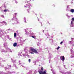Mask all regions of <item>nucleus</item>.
<instances>
[{
	"label": "nucleus",
	"mask_w": 74,
	"mask_h": 74,
	"mask_svg": "<svg viewBox=\"0 0 74 74\" xmlns=\"http://www.w3.org/2000/svg\"><path fill=\"white\" fill-rule=\"evenodd\" d=\"M30 51L31 52H33L35 53H38V51H37L33 48L31 49Z\"/></svg>",
	"instance_id": "f257e3e1"
},
{
	"label": "nucleus",
	"mask_w": 74,
	"mask_h": 74,
	"mask_svg": "<svg viewBox=\"0 0 74 74\" xmlns=\"http://www.w3.org/2000/svg\"><path fill=\"white\" fill-rule=\"evenodd\" d=\"M38 72L40 74H46L47 71L45 70L44 71H39Z\"/></svg>",
	"instance_id": "f03ea898"
},
{
	"label": "nucleus",
	"mask_w": 74,
	"mask_h": 74,
	"mask_svg": "<svg viewBox=\"0 0 74 74\" xmlns=\"http://www.w3.org/2000/svg\"><path fill=\"white\" fill-rule=\"evenodd\" d=\"M60 59L62 60L63 61V62H64V56H61L60 57Z\"/></svg>",
	"instance_id": "7ed1b4c3"
},
{
	"label": "nucleus",
	"mask_w": 74,
	"mask_h": 74,
	"mask_svg": "<svg viewBox=\"0 0 74 74\" xmlns=\"http://www.w3.org/2000/svg\"><path fill=\"white\" fill-rule=\"evenodd\" d=\"M72 13H74V9H71L70 11Z\"/></svg>",
	"instance_id": "20e7f679"
},
{
	"label": "nucleus",
	"mask_w": 74,
	"mask_h": 74,
	"mask_svg": "<svg viewBox=\"0 0 74 74\" xmlns=\"http://www.w3.org/2000/svg\"><path fill=\"white\" fill-rule=\"evenodd\" d=\"M16 45H17V43L16 42L14 43L13 44V46L14 47H16Z\"/></svg>",
	"instance_id": "39448f33"
},
{
	"label": "nucleus",
	"mask_w": 74,
	"mask_h": 74,
	"mask_svg": "<svg viewBox=\"0 0 74 74\" xmlns=\"http://www.w3.org/2000/svg\"><path fill=\"white\" fill-rule=\"evenodd\" d=\"M38 25H42V23L41 22H40L38 23Z\"/></svg>",
	"instance_id": "423d86ee"
},
{
	"label": "nucleus",
	"mask_w": 74,
	"mask_h": 74,
	"mask_svg": "<svg viewBox=\"0 0 74 74\" xmlns=\"http://www.w3.org/2000/svg\"><path fill=\"white\" fill-rule=\"evenodd\" d=\"M7 11H8V9H5L4 10V12H7Z\"/></svg>",
	"instance_id": "0eeeda50"
},
{
	"label": "nucleus",
	"mask_w": 74,
	"mask_h": 74,
	"mask_svg": "<svg viewBox=\"0 0 74 74\" xmlns=\"http://www.w3.org/2000/svg\"><path fill=\"white\" fill-rule=\"evenodd\" d=\"M14 37H16V33H14Z\"/></svg>",
	"instance_id": "6e6552de"
},
{
	"label": "nucleus",
	"mask_w": 74,
	"mask_h": 74,
	"mask_svg": "<svg viewBox=\"0 0 74 74\" xmlns=\"http://www.w3.org/2000/svg\"><path fill=\"white\" fill-rule=\"evenodd\" d=\"M41 70H42V71H43L44 70V68H43V67H42L41 68Z\"/></svg>",
	"instance_id": "1a4fd4ad"
},
{
	"label": "nucleus",
	"mask_w": 74,
	"mask_h": 74,
	"mask_svg": "<svg viewBox=\"0 0 74 74\" xmlns=\"http://www.w3.org/2000/svg\"><path fill=\"white\" fill-rule=\"evenodd\" d=\"M14 14L15 16V17L16 18V15H17V14H16V13H15V14Z\"/></svg>",
	"instance_id": "9d476101"
},
{
	"label": "nucleus",
	"mask_w": 74,
	"mask_h": 74,
	"mask_svg": "<svg viewBox=\"0 0 74 74\" xmlns=\"http://www.w3.org/2000/svg\"><path fill=\"white\" fill-rule=\"evenodd\" d=\"M31 61V60L30 59H29L28 60V62H29V63H30Z\"/></svg>",
	"instance_id": "9b49d317"
},
{
	"label": "nucleus",
	"mask_w": 74,
	"mask_h": 74,
	"mask_svg": "<svg viewBox=\"0 0 74 74\" xmlns=\"http://www.w3.org/2000/svg\"><path fill=\"white\" fill-rule=\"evenodd\" d=\"M25 34L26 35H28L29 33V32H26Z\"/></svg>",
	"instance_id": "f8f14e48"
},
{
	"label": "nucleus",
	"mask_w": 74,
	"mask_h": 74,
	"mask_svg": "<svg viewBox=\"0 0 74 74\" xmlns=\"http://www.w3.org/2000/svg\"><path fill=\"white\" fill-rule=\"evenodd\" d=\"M72 21H74V18H72Z\"/></svg>",
	"instance_id": "ddd939ff"
},
{
	"label": "nucleus",
	"mask_w": 74,
	"mask_h": 74,
	"mask_svg": "<svg viewBox=\"0 0 74 74\" xmlns=\"http://www.w3.org/2000/svg\"><path fill=\"white\" fill-rule=\"evenodd\" d=\"M60 48V47L59 46H58V47L57 48V49H59Z\"/></svg>",
	"instance_id": "4468645a"
},
{
	"label": "nucleus",
	"mask_w": 74,
	"mask_h": 74,
	"mask_svg": "<svg viewBox=\"0 0 74 74\" xmlns=\"http://www.w3.org/2000/svg\"><path fill=\"white\" fill-rule=\"evenodd\" d=\"M71 25H73V21H71Z\"/></svg>",
	"instance_id": "2eb2a0df"
},
{
	"label": "nucleus",
	"mask_w": 74,
	"mask_h": 74,
	"mask_svg": "<svg viewBox=\"0 0 74 74\" xmlns=\"http://www.w3.org/2000/svg\"><path fill=\"white\" fill-rule=\"evenodd\" d=\"M27 11H28V13H29V9H28V10H27Z\"/></svg>",
	"instance_id": "dca6fc26"
},
{
	"label": "nucleus",
	"mask_w": 74,
	"mask_h": 74,
	"mask_svg": "<svg viewBox=\"0 0 74 74\" xmlns=\"http://www.w3.org/2000/svg\"><path fill=\"white\" fill-rule=\"evenodd\" d=\"M32 38H34L35 39V37H34V36H32Z\"/></svg>",
	"instance_id": "f3484780"
},
{
	"label": "nucleus",
	"mask_w": 74,
	"mask_h": 74,
	"mask_svg": "<svg viewBox=\"0 0 74 74\" xmlns=\"http://www.w3.org/2000/svg\"><path fill=\"white\" fill-rule=\"evenodd\" d=\"M1 16H2V17H3V18H4V16L2 15H1Z\"/></svg>",
	"instance_id": "a211bd4d"
},
{
	"label": "nucleus",
	"mask_w": 74,
	"mask_h": 74,
	"mask_svg": "<svg viewBox=\"0 0 74 74\" xmlns=\"http://www.w3.org/2000/svg\"><path fill=\"white\" fill-rule=\"evenodd\" d=\"M5 23V21H3L2 22V23Z\"/></svg>",
	"instance_id": "6ab92c4d"
},
{
	"label": "nucleus",
	"mask_w": 74,
	"mask_h": 74,
	"mask_svg": "<svg viewBox=\"0 0 74 74\" xmlns=\"http://www.w3.org/2000/svg\"><path fill=\"white\" fill-rule=\"evenodd\" d=\"M30 53H31L32 54H34V53L32 52H31Z\"/></svg>",
	"instance_id": "aec40b11"
},
{
	"label": "nucleus",
	"mask_w": 74,
	"mask_h": 74,
	"mask_svg": "<svg viewBox=\"0 0 74 74\" xmlns=\"http://www.w3.org/2000/svg\"><path fill=\"white\" fill-rule=\"evenodd\" d=\"M62 43H63V42H62V41L60 43V44H62Z\"/></svg>",
	"instance_id": "412c9836"
},
{
	"label": "nucleus",
	"mask_w": 74,
	"mask_h": 74,
	"mask_svg": "<svg viewBox=\"0 0 74 74\" xmlns=\"http://www.w3.org/2000/svg\"><path fill=\"white\" fill-rule=\"evenodd\" d=\"M43 33H44V30H43V31H42Z\"/></svg>",
	"instance_id": "4be33fe9"
},
{
	"label": "nucleus",
	"mask_w": 74,
	"mask_h": 74,
	"mask_svg": "<svg viewBox=\"0 0 74 74\" xmlns=\"http://www.w3.org/2000/svg\"><path fill=\"white\" fill-rule=\"evenodd\" d=\"M38 21H40V20L39 19H38Z\"/></svg>",
	"instance_id": "5701e85b"
},
{
	"label": "nucleus",
	"mask_w": 74,
	"mask_h": 74,
	"mask_svg": "<svg viewBox=\"0 0 74 74\" xmlns=\"http://www.w3.org/2000/svg\"><path fill=\"white\" fill-rule=\"evenodd\" d=\"M1 73H2V72H1Z\"/></svg>",
	"instance_id": "b1692460"
},
{
	"label": "nucleus",
	"mask_w": 74,
	"mask_h": 74,
	"mask_svg": "<svg viewBox=\"0 0 74 74\" xmlns=\"http://www.w3.org/2000/svg\"><path fill=\"white\" fill-rule=\"evenodd\" d=\"M25 23H26V21H25Z\"/></svg>",
	"instance_id": "393cba45"
},
{
	"label": "nucleus",
	"mask_w": 74,
	"mask_h": 74,
	"mask_svg": "<svg viewBox=\"0 0 74 74\" xmlns=\"http://www.w3.org/2000/svg\"><path fill=\"white\" fill-rule=\"evenodd\" d=\"M13 18H14V17H13Z\"/></svg>",
	"instance_id": "a878e982"
},
{
	"label": "nucleus",
	"mask_w": 74,
	"mask_h": 74,
	"mask_svg": "<svg viewBox=\"0 0 74 74\" xmlns=\"http://www.w3.org/2000/svg\"><path fill=\"white\" fill-rule=\"evenodd\" d=\"M54 7H55V6L54 5Z\"/></svg>",
	"instance_id": "bb28decb"
},
{
	"label": "nucleus",
	"mask_w": 74,
	"mask_h": 74,
	"mask_svg": "<svg viewBox=\"0 0 74 74\" xmlns=\"http://www.w3.org/2000/svg\"><path fill=\"white\" fill-rule=\"evenodd\" d=\"M33 1L34 0H32Z\"/></svg>",
	"instance_id": "cd10ccee"
},
{
	"label": "nucleus",
	"mask_w": 74,
	"mask_h": 74,
	"mask_svg": "<svg viewBox=\"0 0 74 74\" xmlns=\"http://www.w3.org/2000/svg\"><path fill=\"white\" fill-rule=\"evenodd\" d=\"M6 24H7V23H6Z\"/></svg>",
	"instance_id": "c85d7f7f"
},
{
	"label": "nucleus",
	"mask_w": 74,
	"mask_h": 74,
	"mask_svg": "<svg viewBox=\"0 0 74 74\" xmlns=\"http://www.w3.org/2000/svg\"><path fill=\"white\" fill-rule=\"evenodd\" d=\"M28 1L27 2V3H28Z\"/></svg>",
	"instance_id": "c756f323"
},
{
	"label": "nucleus",
	"mask_w": 74,
	"mask_h": 74,
	"mask_svg": "<svg viewBox=\"0 0 74 74\" xmlns=\"http://www.w3.org/2000/svg\"><path fill=\"white\" fill-rule=\"evenodd\" d=\"M16 19H17V18H16Z\"/></svg>",
	"instance_id": "7c9ffc66"
}]
</instances>
